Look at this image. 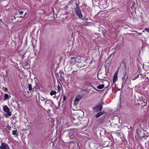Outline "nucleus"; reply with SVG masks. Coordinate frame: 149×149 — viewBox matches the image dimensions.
I'll use <instances>...</instances> for the list:
<instances>
[{
	"instance_id": "obj_28",
	"label": "nucleus",
	"mask_w": 149,
	"mask_h": 149,
	"mask_svg": "<svg viewBox=\"0 0 149 149\" xmlns=\"http://www.w3.org/2000/svg\"><path fill=\"white\" fill-rule=\"evenodd\" d=\"M145 31L148 32L149 33V28H146L145 29Z\"/></svg>"
},
{
	"instance_id": "obj_25",
	"label": "nucleus",
	"mask_w": 149,
	"mask_h": 149,
	"mask_svg": "<svg viewBox=\"0 0 149 149\" xmlns=\"http://www.w3.org/2000/svg\"><path fill=\"white\" fill-rule=\"evenodd\" d=\"M102 131H103L104 132H105V130L104 129H103L102 130H101L100 131V135L101 136H102V135H103V134H102V133L101 132H102Z\"/></svg>"
},
{
	"instance_id": "obj_6",
	"label": "nucleus",
	"mask_w": 149,
	"mask_h": 149,
	"mask_svg": "<svg viewBox=\"0 0 149 149\" xmlns=\"http://www.w3.org/2000/svg\"><path fill=\"white\" fill-rule=\"evenodd\" d=\"M93 108L94 111L97 112L101 111L102 108V105L100 104L96 107H93Z\"/></svg>"
},
{
	"instance_id": "obj_48",
	"label": "nucleus",
	"mask_w": 149,
	"mask_h": 149,
	"mask_svg": "<svg viewBox=\"0 0 149 149\" xmlns=\"http://www.w3.org/2000/svg\"><path fill=\"white\" fill-rule=\"evenodd\" d=\"M112 54H111V55L110 56H111V55H112Z\"/></svg>"
},
{
	"instance_id": "obj_30",
	"label": "nucleus",
	"mask_w": 149,
	"mask_h": 149,
	"mask_svg": "<svg viewBox=\"0 0 149 149\" xmlns=\"http://www.w3.org/2000/svg\"><path fill=\"white\" fill-rule=\"evenodd\" d=\"M7 128L8 130H10L11 129V127L10 126L8 125L7 126Z\"/></svg>"
},
{
	"instance_id": "obj_32",
	"label": "nucleus",
	"mask_w": 149,
	"mask_h": 149,
	"mask_svg": "<svg viewBox=\"0 0 149 149\" xmlns=\"http://www.w3.org/2000/svg\"><path fill=\"white\" fill-rule=\"evenodd\" d=\"M63 101H64L66 99V96L65 95L63 96Z\"/></svg>"
},
{
	"instance_id": "obj_42",
	"label": "nucleus",
	"mask_w": 149,
	"mask_h": 149,
	"mask_svg": "<svg viewBox=\"0 0 149 149\" xmlns=\"http://www.w3.org/2000/svg\"><path fill=\"white\" fill-rule=\"evenodd\" d=\"M74 118V120H75V119H75V118Z\"/></svg>"
},
{
	"instance_id": "obj_2",
	"label": "nucleus",
	"mask_w": 149,
	"mask_h": 149,
	"mask_svg": "<svg viewBox=\"0 0 149 149\" xmlns=\"http://www.w3.org/2000/svg\"><path fill=\"white\" fill-rule=\"evenodd\" d=\"M128 79V76L127 75L126 73L125 72V74L124 75L122 78V80L123 82L122 83V85L121 88H122L124 86H126V83L127 80Z\"/></svg>"
},
{
	"instance_id": "obj_12",
	"label": "nucleus",
	"mask_w": 149,
	"mask_h": 149,
	"mask_svg": "<svg viewBox=\"0 0 149 149\" xmlns=\"http://www.w3.org/2000/svg\"><path fill=\"white\" fill-rule=\"evenodd\" d=\"M3 110L5 112H8L10 111L9 109L6 105H5L3 107Z\"/></svg>"
},
{
	"instance_id": "obj_29",
	"label": "nucleus",
	"mask_w": 149,
	"mask_h": 149,
	"mask_svg": "<svg viewBox=\"0 0 149 149\" xmlns=\"http://www.w3.org/2000/svg\"><path fill=\"white\" fill-rule=\"evenodd\" d=\"M104 81H106L108 84V86H109V81L107 80H104Z\"/></svg>"
},
{
	"instance_id": "obj_9",
	"label": "nucleus",
	"mask_w": 149,
	"mask_h": 149,
	"mask_svg": "<svg viewBox=\"0 0 149 149\" xmlns=\"http://www.w3.org/2000/svg\"><path fill=\"white\" fill-rule=\"evenodd\" d=\"M70 59H71L70 62L71 64H74L76 63L77 58H75L74 57H71Z\"/></svg>"
},
{
	"instance_id": "obj_44",
	"label": "nucleus",
	"mask_w": 149,
	"mask_h": 149,
	"mask_svg": "<svg viewBox=\"0 0 149 149\" xmlns=\"http://www.w3.org/2000/svg\"><path fill=\"white\" fill-rule=\"evenodd\" d=\"M1 58H0V62H1Z\"/></svg>"
},
{
	"instance_id": "obj_23",
	"label": "nucleus",
	"mask_w": 149,
	"mask_h": 149,
	"mask_svg": "<svg viewBox=\"0 0 149 149\" xmlns=\"http://www.w3.org/2000/svg\"><path fill=\"white\" fill-rule=\"evenodd\" d=\"M2 89L5 92H7L8 91L7 88L4 87H3Z\"/></svg>"
},
{
	"instance_id": "obj_39",
	"label": "nucleus",
	"mask_w": 149,
	"mask_h": 149,
	"mask_svg": "<svg viewBox=\"0 0 149 149\" xmlns=\"http://www.w3.org/2000/svg\"><path fill=\"white\" fill-rule=\"evenodd\" d=\"M77 32L79 33V34H80V33H81L79 31H77Z\"/></svg>"
},
{
	"instance_id": "obj_17",
	"label": "nucleus",
	"mask_w": 149,
	"mask_h": 149,
	"mask_svg": "<svg viewBox=\"0 0 149 149\" xmlns=\"http://www.w3.org/2000/svg\"><path fill=\"white\" fill-rule=\"evenodd\" d=\"M10 97H9V95L8 94L6 93L4 96V100H5L9 98Z\"/></svg>"
},
{
	"instance_id": "obj_35",
	"label": "nucleus",
	"mask_w": 149,
	"mask_h": 149,
	"mask_svg": "<svg viewBox=\"0 0 149 149\" xmlns=\"http://www.w3.org/2000/svg\"><path fill=\"white\" fill-rule=\"evenodd\" d=\"M27 13H25L24 15V17L26 16V15H27Z\"/></svg>"
},
{
	"instance_id": "obj_41",
	"label": "nucleus",
	"mask_w": 149,
	"mask_h": 149,
	"mask_svg": "<svg viewBox=\"0 0 149 149\" xmlns=\"http://www.w3.org/2000/svg\"><path fill=\"white\" fill-rule=\"evenodd\" d=\"M93 62L92 60H91V63L92 62Z\"/></svg>"
},
{
	"instance_id": "obj_34",
	"label": "nucleus",
	"mask_w": 149,
	"mask_h": 149,
	"mask_svg": "<svg viewBox=\"0 0 149 149\" xmlns=\"http://www.w3.org/2000/svg\"><path fill=\"white\" fill-rule=\"evenodd\" d=\"M15 17V16H14V17H13V18H12V19H11L12 20H13V19H16V18H17V17Z\"/></svg>"
},
{
	"instance_id": "obj_45",
	"label": "nucleus",
	"mask_w": 149,
	"mask_h": 149,
	"mask_svg": "<svg viewBox=\"0 0 149 149\" xmlns=\"http://www.w3.org/2000/svg\"><path fill=\"white\" fill-rule=\"evenodd\" d=\"M60 104L59 103H58V105H60Z\"/></svg>"
},
{
	"instance_id": "obj_27",
	"label": "nucleus",
	"mask_w": 149,
	"mask_h": 149,
	"mask_svg": "<svg viewBox=\"0 0 149 149\" xmlns=\"http://www.w3.org/2000/svg\"><path fill=\"white\" fill-rule=\"evenodd\" d=\"M143 102L142 103V104H143L144 106H145L146 105L147 103L146 102H145V101H143Z\"/></svg>"
},
{
	"instance_id": "obj_26",
	"label": "nucleus",
	"mask_w": 149,
	"mask_h": 149,
	"mask_svg": "<svg viewBox=\"0 0 149 149\" xmlns=\"http://www.w3.org/2000/svg\"><path fill=\"white\" fill-rule=\"evenodd\" d=\"M75 4H76V6L75 8H77V7L78 8H80L79 6V4H78V3H77L76 2V3Z\"/></svg>"
},
{
	"instance_id": "obj_3",
	"label": "nucleus",
	"mask_w": 149,
	"mask_h": 149,
	"mask_svg": "<svg viewBox=\"0 0 149 149\" xmlns=\"http://www.w3.org/2000/svg\"><path fill=\"white\" fill-rule=\"evenodd\" d=\"M45 104L47 107H52L54 104V103L51 100L49 99H47L45 101Z\"/></svg>"
},
{
	"instance_id": "obj_4",
	"label": "nucleus",
	"mask_w": 149,
	"mask_h": 149,
	"mask_svg": "<svg viewBox=\"0 0 149 149\" xmlns=\"http://www.w3.org/2000/svg\"><path fill=\"white\" fill-rule=\"evenodd\" d=\"M99 71L97 74V77L98 79L102 80L103 79L106 78V77L104 75V73H99Z\"/></svg>"
},
{
	"instance_id": "obj_7",
	"label": "nucleus",
	"mask_w": 149,
	"mask_h": 149,
	"mask_svg": "<svg viewBox=\"0 0 149 149\" xmlns=\"http://www.w3.org/2000/svg\"><path fill=\"white\" fill-rule=\"evenodd\" d=\"M1 143L0 149H10L7 143L3 142H1Z\"/></svg>"
},
{
	"instance_id": "obj_31",
	"label": "nucleus",
	"mask_w": 149,
	"mask_h": 149,
	"mask_svg": "<svg viewBox=\"0 0 149 149\" xmlns=\"http://www.w3.org/2000/svg\"><path fill=\"white\" fill-rule=\"evenodd\" d=\"M19 14H20V15H22V14H23V11H20V12H19Z\"/></svg>"
},
{
	"instance_id": "obj_36",
	"label": "nucleus",
	"mask_w": 149,
	"mask_h": 149,
	"mask_svg": "<svg viewBox=\"0 0 149 149\" xmlns=\"http://www.w3.org/2000/svg\"><path fill=\"white\" fill-rule=\"evenodd\" d=\"M139 75H137L135 77H136V79L138 78L139 77Z\"/></svg>"
},
{
	"instance_id": "obj_38",
	"label": "nucleus",
	"mask_w": 149,
	"mask_h": 149,
	"mask_svg": "<svg viewBox=\"0 0 149 149\" xmlns=\"http://www.w3.org/2000/svg\"><path fill=\"white\" fill-rule=\"evenodd\" d=\"M83 19L84 20V19ZM85 20L86 21H87L88 20V18L86 19H85L84 21H85Z\"/></svg>"
},
{
	"instance_id": "obj_8",
	"label": "nucleus",
	"mask_w": 149,
	"mask_h": 149,
	"mask_svg": "<svg viewBox=\"0 0 149 149\" xmlns=\"http://www.w3.org/2000/svg\"><path fill=\"white\" fill-rule=\"evenodd\" d=\"M118 71H116L115 73L113 78V84H114L118 80Z\"/></svg>"
},
{
	"instance_id": "obj_40",
	"label": "nucleus",
	"mask_w": 149,
	"mask_h": 149,
	"mask_svg": "<svg viewBox=\"0 0 149 149\" xmlns=\"http://www.w3.org/2000/svg\"><path fill=\"white\" fill-rule=\"evenodd\" d=\"M19 18H23V17L22 16H19Z\"/></svg>"
},
{
	"instance_id": "obj_14",
	"label": "nucleus",
	"mask_w": 149,
	"mask_h": 149,
	"mask_svg": "<svg viewBox=\"0 0 149 149\" xmlns=\"http://www.w3.org/2000/svg\"><path fill=\"white\" fill-rule=\"evenodd\" d=\"M17 130H14L12 131V134L14 135L17 136L18 134V132H17Z\"/></svg>"
},
{
	"instance_id": "obj_21",
	"label": "nucleus",
	"mask_w": 149,
	"mask_h": 149,
	"mask_svg": "<svg viewBox=\"0 0 149 149\" xmlns=\"http://www.w3.org/2000/svg\"><path fill=\"white\" fill-rule=\"evenodd\" d=\"M15 102L16 103V106H17L18 108H19V103L18 101H16Z\"/></svg>"
},
{
	"instance_id": "obj_10",
	"label": "nucleus",
	"mask_w": 149,
	"mask_h": 149,
	"mask_svg": "<svg viewBox=\"0 0 149 149\" xmlns=\"http://www.w3.org/2000/svg\"><path fill=\"white\" fill-rule=\"evenodd\" d=\"M38 98L39 99H40L42 101H45L47 100V98L43 97L41 95H40L39 94H38Z\"/></svg>"
},
{
	"instance_id": "obj_18",
	"label": "nucleus",
	"mask_w": 149,
	"mask_h": 149,
	"mask_svg": "<svg viewBox=\"0 0 149 149\" xmlns=\"http://www.w3.org/2000/svg\"><path fill=\"white\" fill-rule=\"evenodd\" d=\"M116 134L118 136H121V132L120 130H118L116 132Z\"/></svg>"
},
{
	"instance_id": "obj_11",
	"label": "nucleus",
	"mask_w": 149,
	"mask_h": 149,
	"mask_svg": "<svg viewBox=\"0 0 149 149\" xmlns=\"http://www.w3.org/2000/svg\"><path fill=\"white\" fill-rule=\"evenodd\" d=\"M60 77L61 78V79L63 80H64V73L63 71L61 70L60 71Z\"/></svg>"
},
{
	"instance_id": "obj_46",
	"label": "nucleus",
	"mask_w": 149,
	"mask_h": 149,
	"mask_svg": "<svg viewBox=\"0 0 149 149\" xmlns=\"http://www.w3.org/2000/svg\"><path fill=\"white\" fill-rule=\"evenodd\" d=\"M105 75H106L107 74V72H106L105 74Z\"/></svg>"
},
{
	"instance_id": "obj_49",
	"label": "nucleus",
	"mask_w": 149,
	"mask_h": 149,
	"mask_svg": "<svg viewBox=\"0 0 149 149\" xmlns=\"http://www.w3.org/2000/svg\"><path fill=\"white\" fill-rule=\"evenodd\" d=\"M148 67H149V65H148Z\"/></svg>"
},
{
	"instance_id": "obj_16",
	"label": "nucleus",
	"mask_w": 149,
	"mask_h": 149,
	"mask_svg": "<svg viewBox=\"0 0 149 149\" xmlns=\"http://www.w3.org/2000/svg\"><path fill=\"white\" fill-rule=\"evenodd\" d=\"M6 113L5 114V116L6 117L10 116L11 114V112L9 111L8 112H6Z\"/></svg>"
},
{
	"instance_id": "obj_22",
	"label": "nucleus",
	"mask_w": 149,
	"mask_h": 149,
	"mask_svg": "<svg viewBox=\"0 0 149 149\" xmlns=\"http://www.w3.org/2000/svg\"><path fill=\"white\" fill-rule=\"evenodd\" d=\"M90 85L91 86V87H92L94 89H95V91H99V92L101 91H100L99 90H98L94 86H93V85Z\"/></svg>"
},
{
	"instance_id": "obj_1",
	"label": "nucleus",
	"mask_w": 149,
	"mask_h": 149,
	"mask_svg": "<svg viewBox=\"0 0 149 149\" xmlns=\"http://www.w3.org/2000/svg\"><path fill=\"white\" fill-rule=\"evenodd\" d=\"M74 9L78 17L81 19L83 21H85V20L83 19V16L80 8H74Z\"/></svg>"
},
{
	"instance_id": "obj_13",
	"label": "nucleus",
	"mask_w": 149,
	"mask_h": 149,
	"mask_svg": "<svg viewBox=\"0 0 149 149\" xmlns=\"http://www.w3.org/2000/svg\"><path fill=\"white\" fill-rule=\"evenodd\" d=\"M104 113L103 111L99 112L96 115V117L97 118H98L102 115L104 114Z\"/></svg>"
},
{
	"instance_id": "obj_24",
	"label": "nucleus",
	"mask_w": 149,
	"mask_h": 149,
	"mask_svg": "<svg viewBox=\"0 0 149 149\" xmlns=\"http://www.w3.org/2000/svg\"><path fill=\"white\" fill-rule=\"evenodd\" d=\"M26 53V52H24V53H23V55H22L21 56V58H22V59H23L24 58H25L24 55H25V54Z\"/></svg>"
},
{
	"instance_id": "obj_19",
	"label": "nucleus",
	"mask_w": 149,
	"mask_h": 149,
	"mask_svg": "<svg viewBox=\"0 0 149 149\" xmlns=\"http://www.w3.org/2000/svg\"><path fill=\"white\" fill-rule=\"evenodd\" d=\"M28 88H29V91H31L32 90L33 88H32V85L31 84H29Z\"/></svg>"
},
{
	"instance_id": "obj_20",
	"label": "nucleus",
	"mask_w": 149,
	"mask_h": 149,
	"mask_svg": "<svg viewBox=\"0 0 149 149\" xmlns=\"http://www.w3.org/2000/svg\"><path fill=\"white\" fill-rule=\"evenodd\" d=\"M56 93V92L55 91H53L50 92V94L51 95H55Z\"/></svg>"
},
{
	"instance_id": "obj_33",
	"label": "nucleus",
	"mask_w": 149,
	"mask_h": 149,
	"mask_svg": "<svg viewBox=\"0 0 149 149\" xmlns=\"http://www.w3.org/2000/svg\"><path fill=\"white\" fill-rule=\"evenodd\" d=\"M136 79V77H132V80H134Z\"/></svg>"
},
{
	"instance_id": "obj_15",
	"label": "nucleus",
	"mask_w": 149,
	"mask_h": 149,
	"mask_svg": "<svg viewBox=\"0 0 149 149\" xmlns=\"http://www.w3.org/2000/svg\"><path fill=\"white\" fill-rule=\"evenodd\" d=\"M104 84H101L97 86V88L100 89H101L104 87Z\"/></svg>"
},
{
	"instance_id": "obj_37",
	"label": "nucleus",
	"mask_w": 149,
	"mask_h": 149,
	"mask_svg": "<svg viewBox=\"0 0 149 149\" xmlns=\"http://www.w3.org/2000/svg\"><path fill=\"white\" fill-rule=\"evenodd\" d=\"M0 22H3V23L2 20L0 19Z\"/></svg>"
},
{
	"instance_id": "obj_50",
	"label": "nucleus",
	"mask_w": 149,
	"mask_h": 149,
	"mask_svg": "<svg viewBox=\"0 0 149 149\" xmlns=\"http://www.w3.org/2000/svg\"><path fill=\"white\" fill-rule=\"evenodd\" d=\"M148 0H146V1H147Z\"/></svg>"
},
{
	"instance_id": "obj_5",
	"label": "nucleus",
	"mask_w": 149,
	"mask_h": 149,
	"mask_svg": "<svg viewBox=\"0 0 149 149\" xmlns=\"http://www.w3.org/2000/svg\"><path fill=\"white\" fill-rule=\"evenodd\" d=\"M82 97L83 96L82 95H77L75 97V100H74V104L76 105L81 99Z\"/></svg>"
},
{
	"instance_id": "obj_43",
	"label": "nucleus",
	"mask_w": 149,
	"mask_h": 149,
	"mask_svg": "<svg viewBox=\"0 0 149 149\" xmlns=\"http://www.w3.org/2000/svg\"><path fill=\"white\" fill-rule=\"evenodd\" d=\"M145 1H146V0H143Z\"/></svg>"
},
{
	"instance_id": "obj_47",
	"label": "nucleus",
	"mask_w": 149,
	"mask_h": 149,
	"mask_svg": "<svg viewBox=\"0 0 149 149\" xmlns=\"http://www.w3.org/2000/svg\"><path fill=\"white\" fill-rule=\"evenodd\" d=\"M56 109H58V108H57V107H56Z\"/></svg>"
}]
</instances>
